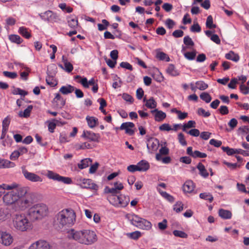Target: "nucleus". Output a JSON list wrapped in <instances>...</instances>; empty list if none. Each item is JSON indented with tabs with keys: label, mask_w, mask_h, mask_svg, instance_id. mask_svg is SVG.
<instances>
[{
	"label": "nucleus",
	"mask_w": 249,
	"mask_h": 249,
	"mask_svg": "<svg viewBox=\"0 0 249 249\" xmlns=\"http://www.w3.org/2000/svg\"><path fill=\"white\" fill-rule=\"evenodd\" d=\"M119 206L126 207L129 202V197L123 195H120Z\"/></svg>",
	"instance_id": "nucleus-28"
},
{
	"label": "nucleus",
	"mask_w": 249,
	"mask_h": 249,
	"mask_svg": "<svg viewBox=\"0 0 249 249\" xmlns=\"http://www.w3.org/2000/svg\"><path fill=\"white\" fill-rule=\"evenodd\" d=\"M218 214L219 216L224 219L231 218L232 216L231 212L230 211L221 209L219 210Z\"/></svg>",
	"instance_id": "nucleus-23"
},
{
	"label": "nucleus",
	"mask_w": 249,
	"mask_h": 249,
	"mask_svg": "<svg viewBox=\"0 0 249 249\" xmlns=\"http://www.w3.org/2000/svg\"><path fill=\"white\" fill-rule=\"evenodd\" d=\"M156 57L157 59L161 61L165 60L166 62H169L170 60L168 55L162 52H157Z\"/></svg>",
	"instance_id": "nucleus-33"
},
{
	"label": "nucleus",
	"mask_w": 249,
	"mask_h": 249,
	"mask_svg": "<svg viewBox=\"0 0 249 249\" xmlns=\"http://www.w3.org/2000/svg\"><path fill=\"white\" fill-rule=\"evenodd\" d=\"M162 8L167 12H170L173 9V5L169 3H165L162 6Z\"/></svg>",
	"instance_id": "nucleus-64"
},
{
	"label": "nucleus",
	"mask_w": 249,
	"mask_h": 249,
	"mask_svg": "<svg viewBox=\"0 0 249 249\" xmlns=\"http://www.w3.org/2000/svg\"><path fill=\"white\" fill-rule=\"evenodd\" d=\"M14 227L18 231H25L31 227V223L25 214H16L13 217Z\"/></svg>",
	"instance_id": "nucleus-3"
},
{
	"label": "nucleus",
	"mask_w": 249,
	"mask_h": 249,
	"mask_svg": "<svg viewBox=\"0 0 249 249\" xmlns=\"http://www.w3.org/2000/svg\"><path fill=\"white\" fill-rule=\"evenodd\" d=\"M183 35L184 32L180 30H175L172 33V36L176 38L182 37Z\"/></svg>",
	"instance_id": "nucleus-63"
},
{
	"label": "nucleus",
	"mask_w": 249,
	"mask_h": 249,
	"mask_svg": "<svg viewBox=\"0 0 249 249\" xmlns=\"http://www.w3.org/2000/svg\"><path fill=\"white\" fill-rule=\"evenodd\" d=\"M15 166V164L7 160L0 159V168H11Z\"/></svg>",
	"instance_id": "nucleus-24"
},
{
	"label": "nucleus",
	"mask_w": 249,
	"mask_h": 249,
	"mask_svg": "<svg viewBox=\"0 0 249 249\" xmlns=\"http://www.w3.org/2000/svg\"><path fill=\"white\" fill-rule=\"evenodd\" d=\"M67 233V236L69 239L85 245H91L97 240L95 232L89 230L76 231L72 229L68 231Z\"/></svg>",
	"instance_id": "nucleus-1"
},
{
	"label": "nucleus",
	"mask_w": 249,
	"mask_h": 249,
	"mask_svg": "<svg viewBox=\"0 0 249 249\" xmlns=\"http://www.w3.org/2000/svg\"><path fill=\"white\" fill-rule=\"evenodd\" d=\"M221 149L229 156H231L234 154H236V149L231 148L229 146H222Z\"/></svg>",
	"instance_id": "nucleus-47"
},
{
	"label": "nucleus",
	"mask_w": 249,
	"mask_h": 249,
	"mask_svg": "<svg viewBox=\"0 0 249 249\" xmlns=\"http://www.w3.org/2000/svg\"><path fill=\"white\" fill-rule=\"evenodd\" d=\"M240 91L245 95H247L249 93V88L246 86L244 84H242L240 86Z\"/></svg>",
	"instance_id": "nucleus-62"
},
{
	"label": "nucleus",
	"mask_w": 249,
	"mask_h": 249,
	"mask_svg": "<svg viewBox=\"0 0 249 249\" xmlns=\"http://www.w3.org/2000/svg\"><path fill=\"white\" fill-rule=\"evenodd\" d=\"M169 152V150L167 147L165 146L161 147L159 150V153H157L156 155V159L158 161H160L161 160V155H168Z\"/></svg>",
	"instance_id": "nucleus-27"
},
{
	"label": "nucleus",
	"mask_w": 249,
	"mask_h": 249,
	"mask_svg": "<svg viewBox=\"0 0 249 249\" xmlns=\"http://www.w3.org/2000/svg\"><path fill=\"white\" fill-rule=\"evenodd\" d=\"M160 194L161 195V196L166 199L168 201H169L170 202H173L174 201V198L173 196L169 195L166 192H163L160 190V189H158Z\"/></svg>",
	"instance_id": "nucleus-42"
},
{
	"label": "nucleus",
	"mask_w": 249,
	"mask_h": 249,
	"mask_svg": "<svg viewBox=\"0 0 249 249\" xmlns=\"http://www.w3.org/2000/svg\"><path fill=\"white\" fill-rule=\"evenodd\" d=\"M34 197V195L32 193L21 197L14 204L13 210L16 212L25 210L33 204Z\"/></svg>",
	"instance_id": "nucleus-5"
},
{
	"label": "nucleus",
	"mask_w": 249,
	"mask_h": 249,
	"mask_svg": "<svg viewBox=\"0 0 249 249\" xmlns=\"http://www.w3.org/2000/svg\"><path fill=\"white\" fill-rule=\"evenodd\" d=\"M200 198L208 200L210 202H212L213 200V196L210 193H202L199 195Z\"/></svg>",
	"instance_id": "nucleus-45"
},
{
	"label": "nucleus",
	"mask_w": 249,
	"mask_h": 249,
	"mask_svg": "<svg viewBox=\"0 0 249 249\" xmlns=\"http://www.w3.org/2000/svg\"><path fill=\"white\" fill-rule=\"evenodd\" d=\"M68 25L72 29H75L77 27L78 25V21L77 18H71L68 20Z\"/></svg>",
	"instance_id": "nucleus-48"
},
{
	"label": "nucleus",
	"mask_w": 249,
	"mask_h": 249,
	"mask_svg": "<svg viewBox=\"0 0 249 249\" xmlns=\"http://www.w3.org/2000/svg\"><path fill=\"white\" fill-rule=\"evenodd\" d=\"M62 61L64 65V70L68 72H71L73 69L72 65L68 61L67 58L64 56H62Z\"/></svg>",
	"instance_id": "nucleus-26"
},
{
	"label": "nucleus",
	"mask_w": 249,
	"mask_h": 249,
	"mask_svg": "<svg viewBox=\"0 0 249 249\" xmlns=\"http://www.w3.org/2000/svg\"><path fill=\"white\" fill-rule=\"evenodd\" d=\"M29 249H52V247L47 241L39 240L33 243Z\"/></svg>",
	"instance_id": "nucleus-10"
},
{
	"label": "nucleus",
	"mask_w": 249,
	"mask_h": 249,
	"mask_svg": "<svg viewBox=\"0 0 249 249\" xmlns=\"http://www.w3.org/2000/svg\"><path fill=\"white\" fill-rule=\"evenodd\" d=\"M22 173L24 177L28 180L32 182H41L42 179L39 176L31 172H29L26 170H22Z\"/></svg>",
	"instance_id": "nucleus-13"
},
{
	"label": "nucleus",
	"mask_w": 249,
	"mask_h": 249,
	"mask_svg": "<svg viewBox=\"0 0 249 249\" xmlns=\"http://www.w3.org/2000/svg\"><path fill=\"white\" fill-rule=\"evenodd\" d=\"M184 43L187 46H194V43L192 40V38L188 36H185L183 39Z\"/></svg>",
	"instance_id": "nucleus-55"
},
{
	"label": "nucleus",
	"mask_w": 249,
	"mask_h": 249,
	"mask_svg": "<svg viewBox=\"0 0 249 249\" xmlns=\"http://www.w3.org/2000/svg\"><path fill=\"white\" fill-rule=\"evenodd\" d=\"M197 112L199 115H202L204 117H208L211 115L209 111H206L203 108H199Z\"/></svg>",
	"instance_id": "nucleus-58"
},
{
	"label": "nucleus",
	"mask_w": 249,
	"mask_h": 249,
	"mask_svg": "<svg viewBox=\"0 0 249 249\" xmlns=\"http://www.w3.org/2000/svg\"><path fill=\"white\" fill-rule=\"evenodd\" d=\"M82 137L93 142H97L100 137L98 134L88 131H84L82 134Z\"/></svg>",
	"instance_id": "nucleus-16"
},
{
	"label": "nucleus",
	"mask_w": 249,
	"mask_h": 249,
	"mask_svg": "<svg viewBox=\"0 0 249 249\" xmlns=\"http://www.w3.org/2000/svg\"><path fill=\"white\" fill-rule=\"evenodd\" d=\"M160 145L159 141L156 138H150L147 141V148L150 153L157 151Z\"/></svg>",
	"instance_id": "nucleus-11"
},
{
	"label": "nucleus",
	"mask_w": 249,
	"mask_h": 249,
	"mask_svg": "<svg viewBox=\"0 0 249 249\" xmlns=\"http://www.w3.org/2000/svg\"><path fill=\"white\" fill-rule=\"evenodd\" d=\"M194 184L192 180L186 181L183 186V190L185 193H191L194 189Z\"/></svg>",
	"instance_id": "nucleus-21"
},
{
	"label": "nucleus",
	"mask_w": 249,
	"mask_h": 249,
	"mask_svg": "<svg viewBox=\"0 0 249 249\" xmlns=\"http://www.w3.org/2000/svg\"><path fill=\"white\" fill-rule=\"evenodd\" d=\"M39 16L42 19L52 22H57L60 20L57 14L50 10L40 14Z\"/></svg>",
	"instance_id": "nucleus-9"
},
{
	"label": "nucleus",
	"mask_w": 249,
	"mask_h": 249,
	"mask_svg": "<svg viewBox=\"0 0 249 249\" xmlns=\"http://www.w3.org/2000/svg\"><path fill=\"white\" fill-rule=\"evenodd\" d=\"M197 85V88L200 90H203L208 88V85L202 81H197L196 83Z\"/></svg>",
	"instance_id": "nucleus-51"
},
{
	"label": "nucleus",
	"mask_w": 249,
	"mask_h": 249,
	"mask_svg": "<svg viewBox=\"0 0 249 249\" xmlns=\"http://www.w3.org/2000/svg\"><path fill=\"white\" fill-rule=\"evenodd\" d=\"M126 217L132 225L138 227L140 220H141V217L135 214H127Z\"/></svg>",
	"instance_id": "nucleus-18"
},
{
	"label": "nucleus",
	"mask_w": 249,
	"mask_h": 249,
	"mask_svg": "<svg viewBox=\"0 0 249 249\" xmlns=\"http://www.w3.org/2000/svg\"><path fill=\"white\" fill-rule=\"evenodd\" d=\"M47 176L50 179L56 180L59 182H62L65 184H69L72 182V180L71 178L61 176L59 174L51 171H49L47 172Z\"/></svg>",
	"instance_id": "nucleus-6"
},
{
	"label": "nucleus",
	"mask_w": 249,
	"mask_h": 249,
	"mask_svg": "<svg viewBox=\"0 0 249 249\" xmlns=\"http://www.w3.org/2000/svg\"><path fill=\"white\" fill-rule=\"evenodd\" d=\"M57 222L62 226H71L75 221V213L72 209H64L55 216Z\"/></svg>",
	"instance_id": "nucleus-2"
},
{
	"label": "nucleus",
	"mask_w": 249,
	"mask_h": 249,
	"mask_svg": "<svg viewBox=\"0 0 249 249\" xmlns=\"http://www.w3.org/2000/svg\"><path fill=\"white\" fill-rule=\"evenodd\" d=\"M9 39L11 42L16 43L18 44H19L22 42V39L21 37L17 35H10L9 36Z\"/></svg>",
	"instance_id": "nucleus-43"
},
{
	"label": "nucleus",
	"mask_w": 249,
	"mask_h": 249,
	"mask_svg": "<svg viewBox=\"0 0 249 249\" xmlns=\"http://www.w3.org/2000/svg\"><path fill=\"white\" fill-rule=\"evenodd\" d=\"M122 98L126 102H129L130 103H132L134 101L133 97L130 95L126 93H124L122 94Z\"/></svg>",
	"instance_id": "nucleus-60"
},
{
	"label": "nucleus",
	"mask_w": 249,
	"mask_h": 249,
	"mask_svg": "<svg viewBox=\"0 0 249 249\" xmlns=\"http://www.w3.org/2000/svg\"><path fill=\"white\" fill-rule=\"evenodd\" d=\"M196 167L199 170V174L201 176L207 178L209 176V174L205 169V166L201 162H199L197 164Z\"/></svg>",
	"instance_id": "nucleus-32"
},
{
	"label": "nucleus",
	"mask_w": 249,
	"mask_h": 249,
	"mask_svg": "<svg viewBox=\"0 0 249 249\" xmlns=\"http://www.w3.org/2000/svg\"><path fill=\"white\" fill-rule=\"evenodd\" d=\"M77 183H78L82 188L90 189L92 190H97L98 186L92 182L90 179L83 178H77L76 179Z\"/></svg>",
	"instance_id": "nucleus-8"
},
{
	"label": "nucleus",
	"mask_w": 249,
	"mask_h": 249,
	"mask_svg": "<svg viewBox=\"0 0 249 249\" xmlns=\"http://www.w3.org/2000/svg\"><path fill=\"white\" fill-rule=\"evenodd\" d=\"M124 189L123 184H120L119 187L109 188L106 186L104 189L105 193L110 194V195H117L120 193V191Z\"/></svg>",
	"instance_id": "nucleus-17"
},
{
	"label": "nucleus",
	"mask_w": 249,
	"mask_h": 249,
	"mask_svg": "<svg viewBox=\"0 0 249 249\" xmlns=\"http://www.w3.org/2000/svg\"><path fill=\"white\" fill-rule=\"evenodd\" d=\"M47 206L43 203L35 205L29 210V214L34 220L42 218L48 214Z\"/></svg>",
	"instance_id": "nucleus-4"
},
{
	"label": "nucleus",
	"mask_w": 249,
	"mask_h": 249,
	"mask_svg": "<svg viewBox=\"0 0 249 249\" xmlns=\"http://www.w3.org/2000/svg\"><path fill=\"white\" fill-rule=\"evenodd\" d=\"M137 165L140 172H146L150 168L149 163L145 160H141Z\"/></svg>",
	"instance_id": "nucleus-19"
},
{
	"label": "nucleus",
	"mask_w": 249,
	"mask_h": 249,
	"mask_svg": "<svg viewBox=\"0 0 249 249\" xmlns=\"http://www.w3.org/2000/svg\"><path fill=\"white\" fill-rule=\"evenodd\" d=\"M32 108L33 106L30 105L24 110L23 112L20 111L18 115L21 117L27 118L30 116Z\"/></svg>",
	"instance_id": "nucleus-36"
},
{
	"label": "nucleus",
	"mask_w": 249,
	"mask_h": 249,
	"mask_svg": "<svg viewBox=\"0 0 249 249\" xmlns=\"http://www.w3.org/2000/svg\"><path fill=\"white\" fill-rule=\"evenodd\" d=\"M53 101L57 103L59 107H63L65 105V100L59 93L56 94Z\"/></svg>",
	"instance_id": "nucleus-34"
},
{
	"label": "nucleus",
	"mask_w": 249,
	"mask_h": 249,
	"mask_svg": "<svg viewBox=\"0 0 249 249\" xmlns=\"http://www.w3.org/2000/svg\"><path fill=\"white\" fill-rule=\"evenodd\" d=\"M13 191L16 192V195L18 197V200L22 197L27 195L28 194L32 193L29 191L28 187L17 186Z\"/></svg>",
	"instance_id": "nucleus-15"
},
{
	"label": "nucleus",
	"mask_w": 249,
	"mask_h": 249,
	"mask_svg": "<svg viewBox=\"0 0 249 249\" xmlns=\"http://www.w3.org/2000/svg\"><path fill=\"white\" fill-rule=\"evenodd\" d=\"M183 209V204L181 201H178L174 205V210L177 213H179Z\"/></svg>",
	"instance_id": "nucleus-52"
},
{
	"label": "nucleus",
	"mask_w": 249,
	"mask_h": 249,
	"mask_svg": "<svg viewBox=\"0 0 249 249\" xmlns=\"http://www.w3.org/2000/svg\"><path fill=\"white\" fill-rule=\"evenodd\" d=\"M196 54V50H194L191 52H186L184 53V55L186 58L188 60H192L195 59Z\"/></svg>",
	"instance_id": "nucleus-50"
},
{
	"label": "nucleus",
	"mask_w": 249,
	"mask_h": 249,
	"mask_svg": "<svg viewBox=\"0 0 249 249\" xmlns=\"http://www.w3.org/2000/svg\"><path fill=\"white\" fill-rule=\"evenodd\" d=\"M75 90V87L70 85L62 86L59 89V91L64 95H67L72 92Z\"/></svg>",
	"instance_id": "nucleus-25"
},
{
	"label": "nucleus",
	"mask_w": 249,
	"mask_h": 249,
	"mask_svg": "<svg viewBox=\"0 0 249 249\" xmlns=\"http://www.w3.org/2000/svg\"><path fill=\"white\" fill-rule=\"evenodd\" d=\"M19 33L26 38H29L31 37V34L28 32L27 29L24 27H20L18 30Z\"/></svg>",
	"instance_id": "nucleus-44"
},
{
	"label": "nucleus",
	"mask_w": 249,
	"mask_h": 249,
	"mask_svg": "<svg viewBox=\"0 0 249 249\" xmlns=\"http://www.w3.org/2000/svg\"><path fill=\"white\" fill-rule=\"evenodd\" d=\"M48 76L46 78V81L47 84L51 86V87H54L57 85V82L53 78V76H51L50 72L47 71Z\"/></svg>",
	"instance_id": "nucleus-37"
},
{
	"label": "nucleus",
	"mask_w": 249,
	"mask_h": 249,
	"mask_svg": "<svg viewBox=\"0 0 249 249\" xmlns=\"http://www.w3.org/2000/svg\"><path fill=\"white\" fill-rule=\"evenodd\" d=\"M13 241V237L6 231H0V242L5 245L9 246Z\"/></svg>",
	"instance_id": "nucleus-12"
},
{
	"label": "nucleus",
	"mask_w": 249,
	"mask_h": 249,
	"mask_svg": "<svg viewBox=\"0 0 249 249\" xmlns=\"http://www.w3.org/2000/svg\"><path fill=\"white\" fill-rule=\"evenodd\" d=\"M86 120L88 122V125L90 128H93L96 125L98 122V119L94 117L87 116Z\"/></svg>",
	"instance_id": "nucleus-31"
},
{
	"label": "nucleus",
	"mask_w": 249,
	"mask_h": 249,
	"mask_svg": "<svg viewBox=\"0 0 249 249\" xmlns=\"http://www.w3.org/2000/svg\"><path fill=\"white\" fill-rule=\"evenodd\" d=\"M178 140L179 143L182 146H186L187 145V142L185 139L183 134H182V133H180L178 134Z\"/></svg>",
	"instance_id": "nucleus-57"
},
{
	"label": "nucleus",
	"mask_w": 249,
	"mask_h": 249,
	"mask_svg": "<svg viewBox=\"0 0 249 249\" xmlns=\"http://www.w3.org/2000/svg\"><path fill=\"white\" fill-rule=\"evenodd\" d=\"M3 74L5 77H8L11 79H15L18 76L17 73L16 72L4 71L3 72Z\"/></svg>",
	"instance_id": "nucleus-54"
},
{
	"label": "nucleus",
	"mask_w": 249,
	"mask_h": 249,
	"mask_svg": "<svg viewBox=\"0 0 249 249\" xmlns=\"http://www.w3.org/2000/svg\"><path fill=\"white\" fill-rule=\"evenodd\" d=\"M120 195H109L107 196V199L110 203L116 207L119 206Z\"/></svg>",
	"instance_id": "nucleus-22"
},
{
	"label": "nucleus",
	"mask_w": 249,
	"mask_h": 249,
	"mask_svg": "<svg viewBox=\"0 0 249 249\" xmlns=\"http://www.w3.org/2000/svg\"><path fill=\"white\" fill-rule=\"evenodd\" d=\"M159 129L160 131H170L172 130L170 125L168 124H163L159 127Z\"/></svg>",
	"instance_id": "nucleus-61"
},
{
	"label": "nucleus",
	"mask_w": 249,
	"mask_h": 249,
	"mask_svg": "<svg viewBox=\"0 0 249 249\" xmlns=\"http://www.w3.org/2000/svg\"><path fill=\"white\" fill-rule=\"evenodd\" d=\"M17 186L18 184L16 183H12L11 185L2 184L0 185V190L4 193L5 190H12L13 189H15Z\"/></svg>",
	"instance_id": "nucleus-35"
},
{
	"label": "nucleus",
	"mask_w": 249,
	"mask_h": 249,
	"mask_svg": "<svg viewBox=\"0 0 249 249\" xmlns=\"http://www.w3.org/2000/svg\"><path fill=\"white\" fill-rule=\"evenodd\" d=\"M166 114L162 111L158 110L155 114V120L157 122H161L166 118Z\"/></svg>",
	"instance_id": "nucleus-39"
},
{
	"label": "nucleus",
	"mask_w": 249,
	"mask_h": 249,
	"mask_svg": "<svg viewBox=\"0 0 249 249\" xmlns=\"http://www.w3.org/2000/svg\"><path fill=\"white\" fill-rule=\"evenodd\" d=\"M16 192L13 190L7 193L3 197L4 203L6 205H12V209L13 210L14 204L18 200V197Z\"/></svg>",
	"instance_id": "nucleus-7"
},
{
	"label": "nucleus",
	"mask_w": 249,
	"mask_h": 249,
	"mask_svg": "<svg viewBox=\"0 0 249 249\" xmlns=\"http://www.w3.org/2000/svg\"><path fill=\"white\" fill-rule=\"evenodd\" d=\"M206 25L207 28L211 29L216 28V25L213 24V19L212 16L210 15L207 17Z\"/></svg>",
	"instance_id": "nucleus-46"
},
{
	"label": "nucleus",
	"mask_w": 249,
	"mask_h": 249,
	"mask_svg": "<svg viewBox=\"0 0 249 249\" xmlns=\"http://www.w3.org/2000/svg\"><path fill=\"white\" fill-rule=\"evenodd\" d=\"M141 232L139 231H135L128 234L129 237L131 239L137 240L141 236Z\"/></svg>",
	"instance_id": "nucleus-56"
},
{
	"label": "nucleus",
	"mask_w": 249,
	"mask_h": 249,
	"mask_svg": "<svg viewBox=\"0 0 249 249\" xmlns=\"http://www.w3.org/2000/svg\"><path fill=\"white\" fill-rule=\"evenodd\" d=\"M226 59L231 60L234 62H237L239 60V56L237 54L235 53L233 51H231L225 55Z\"/></svg>",
	"instance_id": "nucleus-30"
},
{
	"label": "nucleus",
	"mask_w": 249,
	"mask_h": 249,
	"mask_svg": "<svg viewBox=\"0 0 249 249\" xmlns=\"http://www.w3.org/2000/svg\"><path fill=\"white\" fill-rule=\"evenodd\" d=\"M151 227L152 224L151 222L142 218L141 220H140V224L138 226V228L145 230H149Z\"/></svg>",
	"instance_id": "nucleus-20"
},
{
	"label": "nucleus",
	"mask_w": 249,
	"mask_h": 249,
	"mask_svg": "<svg viewBox=\"0 0 249 249\" xmlns=\"http://www.w3.org/2000/svg\"><path fill=\"white\" fill-rule=\"evenodd\" d=\"M173 234L175 236L179 237L180 238H186L188 237L187 233L181 231L175 230L173 231Z\"/></svg>",
	"instance_id": "nucleus-53"
},
{
	"label": "nucleus",
	"mask_w": 249,
	"mask_h": 249,
	"mask_svg": "<svg viewBox=\"0 0 249 249\" xmlns=\"http://www.w3.org/2000/svg\"><path fill=\"white\" fill-rule=\"evenodd\" d=\"M167 72L171 76H176L179 74L178 72L175 70L174 65L170 64L166 70Z\"/></svg>",
	"instance_id": "nucleus-40"
},
{
	"label": "nucleus",
	"mask_w": 249,
	"mask_h": 249,
	"mask_svg": "<svg viewBox=\"0 0 249 249\" xmlns=\"http://www.w3.org/2000/svg\"><path fill=\"white\" fill-rule=\"evenodd\" d=\"M145 106L149 108H155L157 107V103L153 97H151L146 101Z\"/></svg>",
	"instance_id": "nucleus-41"
},
{
	"label": "nucleus",
	"mask_w": 249,
	"mask_h": 249,
	"mask_svg": "<svg viewBox=\"0 0 249 249\" xmlns=\"http://www.w3.org/2000/svg\"><path fill=\"white\" fill-rule=\"evenodd\" d=\"M13 89L12 91V94L14 95H18L19 94L21 96H25V95L28 94V92L26 91L23 89L19 88H15V87H13Z\"/></svg>",
	"instance_id": "nucleus-38"
},
{
	"label": "nucleus",
	"mask_w": 249,
	"mask_h": 249,
	"mask_svg": "<svg viewBox=\"0 0 249 249\" xmlns=\"http://www.w3.org/2000/svg\"><path fill=\"white\" fill-rule=\"evenodd\" d=\"M200 98L207 103L210 102L212 100L211 96L207 92H202L200 95Z\"/></svg>",
	"instance_id": "nucleus-49"
},
{
	"label": "nucleus",
	"mask_w": 249,
	"mask_h": 249,
	"mask_svg": "<svg viewBox=\"0 0 249 249\" xmlns=\"http://www.w3.org/2000/svg\"><path fill=\"white\" fill-rule=\"evenodd\" d=\"M194 155L193 158H206L207 157V154L204 153L200 152L199 151L195 150L194 152Z\"/></svg>",
	"instance_id": "nucleus-59"
},
{
	"label": "nucleus",
	"mask_w": 249,
	"mask_h": 249,
	"mask_svg": "<svg viewBox=\"0 0 249 249\" xmlns=\"http://www.w3.org/2000/svg\"><path fill=\"white\" fill-rule=\"evenodd\" d=\"M92 163V160L90 158H87L81 160L80 163L78 164V167L80 169H84L88 167Z\"/></svg>",
	"instance_id": "nucleus-29"
},
{
	"label": "nucleus",
	"mask_w": 249,
	"mask_h": 249,
	"mask_svg": "<svg viewBox=\"0 0 249 249\" xmlns=\"http://www.w3.org/2000/svg\"><path fill=\"white\" fill-rule=\"evenodd\" d=\"M134 126L135 124L134 123L132 122H126L123 123L121 124L120 129L121 130H125V133L130 136H132L134 134V131L131 128L134 127Z\"/></svg>",
	"instance_id": "nucleus-14"
}]
</instances>
